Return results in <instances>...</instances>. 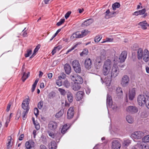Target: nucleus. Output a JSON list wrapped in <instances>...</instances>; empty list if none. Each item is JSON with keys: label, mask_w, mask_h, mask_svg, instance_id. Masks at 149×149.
<instances>
[{"label": "nucleus", "mask_w": 149, "mask_h": 149, "mask_svg": "<svg viewBox=\"0 0 149 149\" xmlns=\"http://www.w3.org/2000/svg\"><path fill=\"white\" fill-rule=\"evenodd\" d=\"M30 101L29 97L26 98L24 100L22 104V107L24 109V111L22 114V116L23 119H26L27 117V115L29 111V102Z\"/></svg>", "instance_id": "obj_1"}, {"label": "nucleus", "mask_w": 149, "mask_h": 149, "mask_svg": "<svg viewBox=\"0 0 149 149\" xmlns=\"http://www.w3.org/2000/svg\"><path fill=\"white\" fill-rule=\"evenodd\" d=\"M142 58L145 62H147L149 59V52L147 49H145L143 52L142 49L139 48L138 50V58L140 60Z\"/></svg>", "instance_id": "obj_2"}, {"label": "nucleus", "mask_w": 149, "mask_h": 149, "mask_svg": "<svg viewBox=\"0 0 149 149\" xmlns=\"http://www.w3.org/2000/svg\"><path fill=\"white\" fill-rule=\"evenodd\" d=\"M111 65V61L109 59H107L104 62L102 69V73L104 75H107L109 74Z\"/></svg>", "instance_id": "obj_3"}, {"label": "nucleus", "mask_w": 149, "mask_h": 149, "mask_svg": "<svg viewBox=\"0 0 149 149\" xmlns=\"http://www.w3.org/2000/svg\"><path fill=\"white\" fill-rule=\"evenodd\" d=\"M149 97L148 95L146 94L139 95L137 98L138 104L141 106H144L146 103L148 97Z\"/></svg>", "instance_id": "obj_4"}, {"label": "nucleus", "mask_w": 149, "mask_h": 149, "mask_svg": "<svg viewBox=\"0 0 149 149\" xmlns=\"http://www.w3.org/2000/svg\"><path fill=\"white\" fill-rule=\"evenodd\" d=\"M119 72V69L116 64H114L111 71V77H115L118 76Z\"/></svg>", "instance_id": "obj_5"}, {"label": "nucleus", "mask_w": 149, "mask_h": 149, "mask_svg": "<svg viewBox=\"0 0 149 149\" xmlns=\"http://www.w3.org/2000/svg\"><path fill=\"white\" fill-rule=\"evenodd\" d=\"M70 77L74 83L81 84L83 82V80L82 77L78 74H74L71 75Z\"/></svg>", "instance_id": "obj_6"}, {"label": "nucleus", "mask_w": 149, "mask_h": 149, "mask_svg": "<svg viewBox=\"0 0 149 149\" xmlns=\"http://www.w3.org/2000/svg\"><path fill=\"white\" fill-rule=\"evenodd\" d=\"M72 65L74 71L78 73H80L81 71L80 65L78 61L74 60L72 63Z\"/></svg>", "instance_id": "obj_7"}, {"label": "nucleus", "mask_w": 149, "mask_h": 149, "mask_svg": "<svg viewBox=\"0 0 149 149\" xmlns=\"http://www.w3.org/2000/svg\"><path fill=\"white\" fill-rule=\"evenodd\" d=\"M144 133L140 131H136L133 133L132 134V136L134 138L137 139H141L144 136Z\"/></svg>", "instance_id": "obj_8"}, {"label": "nucleus", "mask_w": 149, "mask_h": 149, "mask_svg": "<svg viewBox=\"0 0 149 149\" xmlns=\"http://www.w3.org/2000/svg\"><path fill=\"white\" fill-rule=\"evenodd\" d=\"M130 81V79L128 76L125 75L122 78L121 84L123 87L127 86Z\"/></svg>", "instance_id": "obj_9"}, {"label": "nucleus", "mask_w": 149, "mask_h": 149, "mask_svg": "<svg viewBox=\"0 0 149 149\" xmlns=\"http://www.w3.org/2000/svg\"><path fill=\"white\" fill-rule=\"evenodd\" d=\"M111 143V149H120L121 145L118 141L113 140Z\"/></svg>", "instance_id": "obj_10"}, {"label": "nucleus", "mask_w": 149, "mask_h": 149, "mask_svg": "<svg viewBox=\"0 0 149 149\" xmlns=\"http://www.w3.org/2000/svg\"><path fill=\"white\" fill-rule=\"evenodd\" d=\"M126 111L129 113H134L138 111V109L134 106H129L126 109Z\"/></svg>", "instance_id": "obj_11"}, {"label": "nucleus", "mask_w": 149, "mask_h": 149, "mask_svg": "<svg viewBox=\"0 0 149 149\" xmlns=\"http://www.w3.org/2000/svg\"><path fill=\"white\" fill-rule=\"evenodd\" d=\"M74 111V108L72 107H70L68 110L67 112V118L71 119L73 117Z\"/></svg>", "instance_id": "obj_12"}, {"label": "nucleus", "mask_w": 149, "mask_h": 149, "mask_svg": "<svg viewBox=\"0 0 149 149\" xmlns=\"http://www.w3.org/2000/svg\"><path fill=\"white\" fill-rule=\"evenodd\" d=\"M49 135L51 138L55 139L56 141H59L60 139V135L59 134H54L52 132H48Z\"/></svg>", "instance_id": "obj_13"}, {"label": "nucleus", "mask_w": 149, "mask_h": 149, "mask_svg": "<svg viewBox=\"0 0 149 149\" xmlns=\"http://www.w3.org/2000/svg\"><path fill=\"white\" fill-rule=\"evenodd\" d=\"M115 13L114 12H110V10L108 9L104 13V17L106 19H108L113 17V15Z\"/></svg>", "instance_id": "obj_14"}, {"label": "nucleus", "mask_w": 149, "mask_h": 149, "mask_svg": "<svg viewBox=\"0 0 149 149\" xmlns=\"http://www.w3.org/2000/svg\"><path fill=\"white\" fill-rule=\"evenodd\" d=\"M127 53L126 51H124L122 52L119 56V59L121 62H124L127 58Z\"/></svg>", "instance_id": "obj_15"}, {"label": "nucleus", "mask_w": 149, "mask_h": 149, "mask_svg": "<svg viewBox=\"0 0 149 149\" xmlns=\"http://www.w3.org/2000/svg\"><path fill=\"white\" fill-rule=\"evenodd\" d=\"M101 61L102 60L100 57H97L95 66L97 69H99L100 68L102 65Z\"/></svg>", "instance_id": "obj_16"}, {"label": "nucleus", "mask_w": 149, "mask_h": 149, "mask_svg": "<svg viewBox=\"0 0 149 149\" xmlns=\"http://www.w3.org/2000/svg\"><path fill=\"white\" fill-rule=\"evenodd\" d=\"M84 64L85 68L88 69H89L92 65L91 60L90 58L86 59L85 60Z\"/></svg>", "instance_id": "obj_17"}, {"label": "nucleus", "mask_w": 149, "mask_h": 149, "mask_svg": "<svg viewBox=\"0 0 149 149\" xmlns=\"http://www.w3.org/2000/svg\"><path fill=\"white\" fill-rule=\"evenodd\" d=\"M135 95V89L133 88L130 90L129 93V98L132 100H133Z\"/></svg>", "instance_id": "obj_18"}, {"label": "nucleus", "mask_w": 149, "mask_h": 149, "mask_svg": "<svg viewBox=\"0 0 149 149\" xmlns=\"http://www.w3.org/2000/svg\"><path fill=\"white\" fill-rule=\"evenodd\" d=\"M93 21L94 20L93 19H88L82 23L81 24L82 26L84 27L88 26L91 24Z\"/></svg>", "instance_id": "obj_19"}, {"label": "nucleus", "mask_w": 149, "mask_h": 149, "mask_svg": "<svg viewBox=\"0 0 149 149\" xmlns=\"http://www.w3.org/2000/svg\"><path fill=\"white\" fill-rule=\"evenodd\" d=\"M81 32L80 31H77L73 33L72 35L71 36V38L74 39L75 38H82Z\"/></svg>", "instance_id": "obj_20"}, {"label": "nucleus", "mask_w": 149, "mask_h": 149, "mask_svg": "<svg viewBox=\"0 0 149 149\" xmlns=\"http://www.w3.org/2000/svg\"><path fill=\"white\" fill-rule=\"evenodd\" d=\"M49 128L51 130L55 129L57 127V123L55 122L50 121L48 125Z\"/></svg>", "instance_id": "obj_21"}, {"label": "nucleus", "mask_w": 149, "mask_h": 149, "mask_svg": "<svg viewBox=\"0 0 149 149\" xmlns=\"http://www.w3.org/2000/svg\"><path fill=\"white\" fill-rule=\"evenodd\" d=\"M34 142L32 140H29L27 141L25 143V146L27 149H30L32 147H34Z\"/></svg>", "instance_id": "obj_22"}, {"label": "nucleus", "mask_w": 149, "mask_h": 149, "mask_svg": "<svg viewBox=\"0 0 149 149\" xmlns=\"http://www.w3.org/2000/svg\"><path fill=\"white\" fill-rule=\"evenodd\" d=\"M84 92L82 91H79L76 94V99L78 101L81 100L83 97Z\"/></svg>", "instance_id": "obj_23"}, {"label": "nucleus", "mask_w": 149, "mask_h": 149, "mask_svg": "<svg viewBox=\"0 0 149 149\" xmlns=\"http://www.w3.org/2000/svg\"><path fill=\"white\" fill-rule=\"evenodd\" d=\"M112 104V101L111 96L108 94L107 97V106L110 107L111 106Z\"/></svg>", "instance_id": "obj_24"}, {"label": "nucleus", "mask_w": 149, "mask_h": 149, "mask_svg": "<svg viewBox=\"0 0 149 149\" xmlns=\"http://www.w3.org/2000/svg\"><path fill=\"white\" fill-rule=\"evenodd\" d=\"M65 71L67 74H69L71 72V67L69 64H66L64 65Z\"/></svg>", "instance_id": "obj_25"}, {"label": "nucleus", "mask_w": 149, "mask_h": 149, "mask_svg": "<svg viewBox=\"0 0 149 149\" xmlns=\"http://www.w3.org/2000/svg\"><path fill=\"white\" fill-rule=\"evenodd\" d=\"M80 84L74 83L72 86V88L74 91H77L79 90L81 88Z\"/></svg>", "instance_id": "obj_26"}, {"label": "nucleus", "mask_w": 149, "mask_h": 149, "mask_svg": "<svg viewBox=\"0 0 149 149\" xmlns=\"http://www.w3.org/2000/svg\"><path fill=\"white\" fill-rule=\"evenodd\" d=\"M49 149H56L57 145L54 141H52L49 144Z\"/></svg>", "instance_id": "obj_27"}, {"label": "nucleus", "mask_w": 149, "mask_h": 149, "mask_svg": "<svg viewBox=\"0 0 149 149\" xmlns=\"http://www.w3.org/2000/svg\"><path fill=\"white\" fill-rule=\"evenodd\" d=\"M70 126L68 125L67 124L64 125L62 128L61 130V133L63 134H65L66 131L68 129Z\"/></svg>", "instance_id": "obj_28"}, {"label": "nucleus", "mask_w": 149, "mask_h": 149, "mask_svg": "<svg viewBox=\"0 0 149 149\" xmlns=\"http://www.w3.org/2000/svg\"><path fill=\"white\" fill-rule=\"evenodd\" d=\"M139 148L141 149H148L149 146L146 143L143 142L141 143Z\"/></svg>", "instance_id": "obj_29"}, {"label": "nucleus", "mask_w": 149, "mask_h": 149, "mask_svg": "<svg viewBox=\"0 0 149 149\" xmlns=\"http://www.w3.org/2000/svg\"><path fill=\"white\" fill-rule=\"evenodd\" d=\"M30 72H28L27 73H26L25 72L23 73V76L22 77V79L23 82H24L25 80L28 78L29 76Z\"/></svg>", "instance_id": "obj_30"}, {"label": "nucleus", "mask_w": 149, "mask_h": 149, "mask_svg": "<svg viewBox=\"0 0 149 149\" xmlns=\"http://www.w3.org/2000/svg\"><path fill=\"white\" fill-rule=\"evenodd\" d=\"M147 24L146 21H144L139 23V25L141 26V28L143 29H147L146 26Z\"/></svg>", "instance_id": "obj_31"}, {"label": "nucleus", "mask_w": 149, "mask_h": 149, "mask_svg": "<svg viewBox=\"0 0 149 149\" xmlns=\"http://www.w3.org/2000/svg\"><path fill=\"white\" fill-rule=\"evenodd\" d=\"M126 120L130 123H132L134 121L133 118L131 116L128 115L126 116Z\"/></svg>", "instance_id": "obj_32"}, {"label": "nucleus", "mask_w": 149, "mask_h": 149, "mask_svg": "<svg viewBox=\"0 0 149 149\" xmlns=\"http://www.w3.org/2000/svg\"><path fill=\"white\" fill-rule=\"evenodd\" d=\"M146 9L145 8H143L142 10H139L140 15H143L144 14L143 16V17H145L146 16H147L148 14L147 13H146Z\"/></svg>", "instance_id": "obj_33"}, {"label": "nucleus", "mask_w": 149, "mask_h": 149, "mask_svg": "<svg viewBox=\"0 0 149 149\" xmlns=\"http://www.w3.org/2000/svg\"><path fill=\"white\" fill-rule=\"evenodd\" d=\"M131 143L130 140L129 139H126L124 141L123 145L124 147H126Z\"/></svg>", "instance_id": "obj_34"}, {"label": "nucleus", "mask_w": 149, "mask_h": 149, "mask_svg": "<svg viewBox=\"0 0 149 149\" xmlns=\"http://www.w3.org/2000/svg\"><path fill=\"white\" fill-rule=\"evenodd\" d=\"M116 93L118 96L121 95L123 94V91L122 88L120 87H118L116 90Z\"/></svg>", "instance_id": "obj_35"}, {"label": "nucleus", "mask_w": 149, "mask_h": 149, "mask_svg": "<svg viewBox=\"0 0 149 149\" xmlns=\"http://www.w3.org/2000/svg\"><path fill=\"white\" fill-rule=\"evenodd\" d=\"M38 81L39 79H37L35 80L34 84L32 85V87L31 88V91L32 92H33L34 91Z\"/></svg>", "instance_id": "obj_36"}, {"label": "nucleus", "mask_w": 149, "mask_h": 149, "mask_svg": "<svg viewBox=\"0 0 149 149\" xmlns=\"http://www.w3.org/2000/svg\"><path fill=\"white\" fill-rule=\"evenodd\" d=\"M88 49H85L80 53V55L81 56H85L88 54Z\"/></svg>", "instance_id": "obj_37"}, {"label": "nucleus", "mask_w": 149, "mask_h": 149, "mask_svg": "<svg viewBox=\"0 0 149 149\" xmlns=\"http://www.w3.org/2000/svg\"><path fill=\"white\" fill-rule=\"evenodd\" d=\"M67 98L68 101L70 102H72L73 100V97L71 93H68L67 95Z\"/></svg>", "instance_id": "obj_38"}, {"label": "nucleus", "mask_w": 149, "mask_h": 149, "mask_svg": "<svg viewBox=\"0 0 149 149\" xmlns=\"http://www.w3.org/2000/svg\"><path fill=\"white\" fill-rule=\"evenodd\" d=\"M120 6V4L118 3H116L113 4L112 6L113 10H115L116 8H119Z\"/></svg>", "instance_id": "obj_39"}, {"label": "nucleus", "mask_w": 149, "mask_h": 149, "mask_svg": "<svg viewBox=\"0 0 149 149\" xmlns=\"http://www.w3.org/2000/svg\"><path fill=\"white\" fill-rule=\"evenodd\" d=\"M81 32V35H83L82 36V37L85 36L89 32L87 30H83Z\"/></svg>", "instance_id": "obj_40"}, {"label": "nucleus", "mask_w": 149, "mask_h": 149, "mask_svg": "<svg viewBox=\"0 0 149 149\" xmlns=\"http://www.w3.org/2000/svg\"><path fill=\"white\" fill-rule=\"evenodd\" d=\"M33 123L34 124L35 128L37 130H38L40 128V126L39 124L37 122H36L35 120H33Z\"/></svg>", "instance_id": "obj_41"}, {"label": "nucleus", "mask_w": 149, "mask_h": 149, "mask_svg": "<svg viewBox=\"0 0 149 149\" xmlns=\"http://www.w3.org/2000/svg\"><path fill=\"white\" fill-rule=\"evenodd\" d=\"M142 140L143 142L146 143L149 142V135L145 136Z\"/></svg>", "instance_id": "obj_42"}, {"label": "nucleus", "mask_w": 149, "mask_h": 149, "mask_svg": "<svg viewBox=\"0 0 149 149\" xmlns=\"http://www.w3.org/2000/svg\"><path fill=\"white\" fill-rule=\"evenodd\" d=\"M32 52V51L31 49H29L27 50V53L25 54V56L26 57H27L31 55Z\"/></svg>", "instance_id": "obj_43"}, {"label": "nucleus", "mask_w": 149, "mask_h": 149, "mask_svg": "<svg viewBox=\"0 0 149 149\" xmlns=\"http://www.w3.org/2000/svg\"><path fill=\"white\" fill-rule=\"evenodd\" d=\"M102 37L100 36H98L95 38L94 41L95 42L98 43L101 39Z\"/></svg>", "instance_id": "obj_44"}, {"label": "nucleus", "mask_w": 149, "mask_h": 149, "mask_svg": "<svg viewBox=\"0 0 149 149\" xmlns=\"http://www.w3.org/2000/svg\"><path fill=\"white\" fill-rule=\"evenodd\" d=\"M64 86L66 88H68L70 86V84L67 80H65L63 82Z\"/></svg>", "instance_id": "obj_45"}, {"label": "nucleus", "mask_w": 149, "mask_h": 149, "mask_svg": "<svg viewBox=\"0 0 149 149\" xmlns=\"http://www.w3.org/2000/svg\"><path fill=\"white\" fill-rule=\"evenodd\" d=\"M56 83L59 86H61L62 84V81L61 79H58L56 80Z\"/></svg>", "instance_id": "obj_46"}, {"label": "nucleus", "mask_w": 149, "mask_h": 149, "mask_svg": "<svg viewBox=\"0 0 149 149\" xmlns=\"http://www.w3.org/2000/svg\"><path fill=\"white\" fill-rule=\"evenodd\" d=\"M65 21V19H61L59 22H57L56 24V25L58 26H60Z\"/></svg>", "instance_id": "obj_47"}, {"label": "nucleus", "mask_w": 149, "mask_h": 149, "mask_svg": "<svg viewBox=\"0 0 149 149\" xmlns=\"http://www.w3.org/2000/svg\"><path fill=\"white\" fill-rule=\"evenodd\" d=\"M113 38H107L106 39V40L105 41L102 42L101 43H102L107 42H112L113 41Z\"/></svg>", "instance_id": "obj_48"}, {"label": "nucleus", "mask_w": 149, "mask_h": 149, "mask_svg": "<svg viewBox=\"0 0 149 149\" xmlns=\"http://www.w3.org/2000/svg\"><path fill=\"white\" fill-rule=\"evenodd\" d=\"M10 139H8V142L7 143V146L8 148H9L12 145H11V140L12 139V138L11 137H9Z\"/></svg>", "instance_id": "obj_49"}, {"label": "nucleus", "mask_w": 149, "mask_h": 149, "mask_svg": "<svg viewBox=\"0 0 149 149\" xmlns=\"http://www.w3.org/2000/svg\"><path fill=\"white\" fill-rule=\"evenodd\" d=\"M58 91L60 92L62 95H64L66 93L65 90L63 89L59 88L58 89Z\"/></svg>", "instance_id": "obj_50"}, {"label": "nucleus", "mask_w": 149, "mask_h": 149, "mask_svg": "<svg viewBox=\"0 0 149 149\" xmlns=\"http://www.w3.org/2000/svg\"><path fill=\"white\" fill-rule=\"evenodd\" d=\"M38 49L35 48L34 50L33 53L31 56L30 57V58H33L36 54V53L38 51Z\"/></svg>", "instance_id": "obj_51"}, {"label": "nucleus", "mask_w": 149, "mask_h": 149, "mask_svg": "<svg viewBox=\"0 0 149 149\" xmlns=\"http://www.w3.org/2000/svg\"><path fill=\"white\" fill-rule=\"evenodd\" d=\"M63 115L62 112L60 111L57 113L56 115V117L57 118H59L61 117Z\"/></svg>", "instance_id": "obj_52"}, {"label": "nucleus", "mask_w": 149, "mask_h": 149, "mask_svg": "<svg viewBox=\"0 0 149 149\" xmlns=\"http://www.w3.org/2000/svg\"><path fill=\"white\" fill-rule=\"evenodd\" d=\"M61 29H59L56 31L54 35L52 37V38L50 39V41L52 40L56 36L58 33L61 31Z\"/></svg>", "instance_id": "obj_53"}, {"label": "nucleus", "mask_w": 149, "mask_h": 149, "mask_svg": "<svg viewBox=\"0 0 149 149\" xmlns=\"http://www.w3.org/2000/svg\"><path fill=\"white\" fill-rule=\"evenodd\" d=\"M43 106V102L42 101H40L38 102V107L39 109H41Z\"/></svg>", "instance_id": "obj_54"}, {"label": "nucleus", "mask_w": 149, "mask_h": 149, "mask_svg": "<svg viewBox=\"0 0 149 149\" xmlns=\"http://www.w3.org/2000/svg\"><path fill=\"white\" fill-rule=\"evenodd\" d=\"M71 13V11H68V12L65 15V18L66 19H67L69 17Z\"/></svg>", "instance_id": "obj_55"}, {"label": "nucleus", "mask_w": 149, "mask_h": 149, "mask_svg": "<svg viewBox=\"0 0 149 149\" xmlns=\"http://www.w3.org/2000/svg\"><path fill=\"white\" fill-rule=\"evenodd\" d=\"M34 113L36 116H37V115H38L39 111L38 109L36 108L34 109Z\"/></svg>", "instance_id": "obj_56"}, {"label": "nucleus", "mask_w": 149, "mask_h": 149, "mask_svg": "<svg viewBox=\"0 0 149 149\" xmlns=\"http://www.w3.org/2000/svg\"><path fill=\"white\" fill-rule=\"evenodd\" d=\"M145 104L146 107L148 109H149V97H148V99L146 100Z\"/></svg>", "instance_id": "obj_57"}, {"label": "nucleus", "mask_w": 149, "mask_h": 149, "mask_svg": "<svg viewBox=\"0 0 149 149\" xmlns=\"http://www.w3.org/2000/svg\"><path fill=\"white\" fill-rule=\"evenodd\" d=\"M11 113L10 114V116L9 117V118H8V120H7L6 121V124H5V126H6V127H7L8 126V124L10 122V119L11 118V116H10V115H11Z\"/></svg>", "instance_id": "obj_58"}, {"label": "nucleus", "mask_w": 149, "mask_h": 149, "mask_svg": "<svg viewBox=\"0 0 149 149\" xmlns=\"http://www.w3.org/2000/svg\"><path fill=\"white\" fill-rule=\"evenodd\" d=\"M66 75L64 74H62L61 75L59 76L58 77V79H64L66 77Z\"/></svg>", "instance_id": "obj_59"}, {"label": "nucleus", "mask_w": 149, "mask_h": 149, "mask_svg": "<svg viewBox=\"0 0 149 149\" xmlns=\"http://www.w3.org/2000/svg\"><path fill=\"white\" fill-rule=\"evenodd\" d=\"M76 45H75L74 47H72L70 49H69L67 52L66 53H69V52H71L73 50L74 48L76 47Z\"/></svg>", "instance_id": "obj_60"}, {"label": "nucleus", "mask_w": 149, "mask_h": 149, "mask_svg": "<svg viewBox=\"0 0 149 149\" xmlns=\"http://www.w3.org/2000/svg\"><path fill=\"white\" fill-rule=\"evenodd\" d=\"M133 15H135L136 16H138L139 15H140L139 10L138 11H136L134 12L133 14Z\"/></svg>", "instance_id": "obj_61"}, {"label": "nucleus", "mask_w": 149, "mask_h": 149, "mask_svg": "<svg viewBox=\"0 0 149 149\" xmlns=\"http://www.w3.org/2000/svg\"><path fill=\"white\" fill-rule=\"evenodd\" d=\"M55 48H56V49L58 51H59L62 48V46L61 45H58L56 47H55Z\"/></svg>", "instance_id": "obj_62"}, {"label": "nucleus", "mask_w": 149, "mask_h": 149, "mask_svg": "<svg viewBox=\"0 0 149 149\" xmlns=\"http://www.w3.org/2000/svg\"><path fill=\"white\" fill-rule=\"evenodd\" d=\"M40 149H47L46 147L43 145H41L40 146Z\"/></svg>", "instance_id": "obj_63"}, {"label": "nucleus", "mask_w": 149, "mask_h": 149, "mask_svg": "<svg viewBox=\"0 0 149 149\" xmlns=\"http://www.w3.org/2000/svg\"><path fill=\"white\" fill-rule=\"evenodd\" d=\"M57 50L56 49V48L54 47L52 50V55H54L56 52Z\"/></svg>", "instance_id": "obj_64"}]
</instances>
